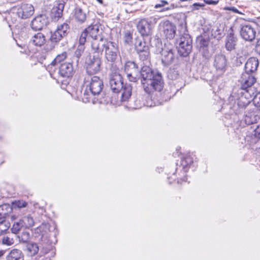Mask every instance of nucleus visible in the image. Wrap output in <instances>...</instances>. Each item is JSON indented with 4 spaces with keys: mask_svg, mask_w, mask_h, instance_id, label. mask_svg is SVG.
Returning <instances> with one entry per match:
<instances>
[{
    "mask_svg": "<svg viewBox=\"0 0 260 260\" xmlns=\"http://www.w3.org/2000/svg\"><path fill=\"white\" fill-rule=\"evenodd\" d=\"M27 206V203L23 200H16L12 202V206L14 208H22Z\"/></svg>",
    "mask_w": 260,
    "mask_h": 260,
    "instance_id": "obj_35",
    "label": "nucleus"
},
{
    "mask_svg": "<svg viewBox=\"0 0 260 260\" xmlns=\"http://www.w3.org/2000/svg\"><path fill=\"white\" fill-rule=\"evenodd\" d=\"M180 1L182 2H185V1H186L187 0H180Z\"/></svg>",
    "mask_w": 260,
    "mask_h": 260,
    "instance_id": "obj_56",
    "label": "nucleus"
},
{
    "mask_svg": "<svg viewBox=\"0 0 260 260\" xmlns=\"http://www.w3.org/2000/svg\"><path fill=\"white\" fill-rule=\"evenodd\" d=\"M146 21H147L149 26L152 29V28L154 26L155 24L157 23L158 18L156 16H151L148 19H146Z\"/></svg>",
    "mask_w": 260,
    "mask_h": 260,
    "instance_id": "obj_39",
    "label": "nucleus"
},
{
    "mask_svg": "<svg viewBox=\"0 0 260 260\" xmlns=\"http://www.w3.org/2000/svg\"><path fill=\"white\" fill-rule=\"evenodd\" d=\"M168 2L165 0H161L160 1V3L157 4L155 5L154 8L155 9H158L162 7H164L165 5H168Z\"/></svg>",
    "mask_w": 260,
    "mask_h": 260,
    "instance_id": "obj_44",
    "label": "nucleus"
},
{
    "mask_svg": "<svg viewBox=\"0 0 260 260\" xmlns=\"http://www.w3.org/2000/svg\"><path fill=\"white\" fill-rule=\"evenodd\" d=\"M194 6H199V7H202L204 6V5H201L199 3H195L193 4Z\"/></svg>",
    "mask_w": 260,
    "mask_h": 260,
    "instance_id": "obj_50",
    "label": "nucleus"
},
{
    "mask_svg": "<svg viewBox=\"0 0 260 260\" xmlns=\"http://www.w3.org/2000/svg\"><path fill=\"white\" fill-rule=\"evenodd\" d=\"M256 31L250 25H245L241 27L240 35L242 38L246 41H252L255 38Z\"/></svg>",
    "mask_w": 260,
    "mask_h": 260,
    "instance_id": "obj_12",
    "label": "nucleus"
},
{
    "mask_svg": "<svg viewBox=\"0 0 260 260\" xmlns=\"http://www.w3.org/2000/svg\"><path fill=\"white\" fill-rule=\"evenodd\" d=\"M169 77L170 78H171L172 79H174V78H173V77H171V75H169Z\"/></svg>",
    "mask_w": 260,
    "mask_h": 260,
    "instance_id": "obj_54",
    "label": "nucleus"
},
{
    "mask_svg": "<svg viewBox=\"0 0 260 260\" xmlns=\"http://www.w3.org/2000/svg\"><path fill=\"white\" fill-rule=\"evenodd\" d=\"M14 240L8 236L4 237L2 240V243L8 246L12 245L14 244Z\"/></svg>",
    "mask_w": 260,
    "mask_h": 260,
    "instance_id": "obj_40",
    "label": "nucleus"
},
{
    "mask_svg": "<svg viewBox=\"0 0 260 260\" xmlns=\"http://www.w3.org/2000/svg\"><path fill=\"white\" fill-rule=\"evenodd\" d=\"M69 26L67 23L58 25L56 30L51 34L50 40L52 42L57 43L67 36L69 32Z\"/></svg>",
    "mask_w": 260,
    "mask_h": 260,
    "instance_id": "obj_7",
    "label": "nucleus"
},
{
    "mask_svg": "<svg viewBox=\"0 0 260 260\" xmlns=\"http://www.w3.org/2000/svg\"><path fill=\"white\" fill-rule=\"evenodd\" d=\"M37 205H38V204H35V205H34V206H35V207H37Z\"/></svg>",
    "mask_w": 260,
    "mask_h": 260,
    "instance_id": "obj_55",
    "label": "nucleus"
},
{
    "mask_svg": "<svg viewBox=\"0 0 260 260\" xmlns=\"http://www.w3.org/2000/svg\"><path fill=\"white\" fill-rule=\"evenodd\" d=\"M91 94L92 95H99L102 91L103 88V81L97 76H93L91 78L90 81L88 85Z\"/></svg>",
    "mask_w": 260,
    "mask_h": 260,
    "instance_id": "obj_10",
    "label": "nucleus"
},
{
    "mask_svg": "<svg viewBox=\"0 0 260 260\" xmlns=\"http://www.w3.org/2000/svg\"><path fill=\"white\" fill-rule=\"evenodd\" d=\"M254 135L256 137L260 139V125L257 126L254 131Z\"/></svg>",
    "mask_w": 260,
    "mask_h": 260,
    "instance_id": "obj_46",
    "label": "nucleus"
},
{
    "mask_svg": "<svg viewBox=\"0 0 260 260\" xmlns=\"http://www.w3.org/2000/svg\"><path fill=\"white\" fill-rule=\"evenodd\" d=\"M12 208L9 204H3L0 206V219H5L11 211Z\"/></svg>",
    "mask_w": 260,
    "mask_h": 260,
    "instance_id": "obj_28",
    "label": "nucleus"
},
{
    "mask_svg": "<svg viewBox=\"0 0 260 260\" xmlns=\"http://www.w3.org/2000/svg\"><path fill=\"white\" fill-rule=\"evenodd\" d=\"M86 63V71L89 74H96L101 70V60L99 56H90Z\"/></svg>",
    "mask_w": 260,
    "mask_h": 260,
    "instance_id": "obj_8",
    "label": "nucleus"
},
{
    "mask_svg": "<svg viewBox=\"0 0 260 260\" xmlns=\"http://www.w3.org/2000/svg\"><path fill=\"white\" fill-rule=\"evenodd\" d=\"M161 54V61L165 66L171 64L174 59V54L172 49L165 47L160 51Z\"/></svg>",
    "mask_w": 260,
    "mask_h": 260,
    "instance_id": "obj_13",
    "label": "nucleus"
},
{
    "mask_svg": "<svg viewBox=\"0 0 260 260\" xmlns=\"http://www.w3.org/2000/svg\"><path fill=\"white\" fill-rule=\"evenodd\" d=\"M200 44L202 47L207 46L208 44V41L207 39L201 38L200 40Z\"/></svg>",
    "mask_w": 260,
    "mask_h": 260,
    "instance_id": "obj_45",
    "label": "nucleus"
},
{
    "mask_svg": "<svg viewBox=\"0 0 260 260\" xmlns=\"http://www.w3.org/2000/svg\"><path fill=\"white\" fill-rule=\"evenodd\" d=\"M237 39L232 33L228 35L225 40V48L229 51H231L235 48Z\"/></svg>",
    "mask_w": 260,
    "mask_h": 260,
    "instance_id": "obj_20",
    "label": "nucleus"
},
{
    "mask_svg": "<svg viewBox=\"0 0 260 260\" xmlns=\"http://www.w3.org/2000/svg\"><path fill=\"white\" fill-rule=\"evenodd\" d=\"M48 20L47 17L44 15H40L35 17L31 21V28L35 30H39L45 27Z\"/></svg>",
    "mask_w": 260,
    "mask_h": 260,
    "instance_id": "obj_14",
    "label": "nucleus"
},
{
    "mask_svg": "<svg viewBox=\"0 0 260 260\" xmlns=\"http://www.w3.org/2000/svg\"><path fill=\"white\" fill-rule=\"evenodd\" d=\"M255 81L256 79L251 73L245 72L242 73L239 79L241 88L236 92H233L229 98L230 104H234V110H236L237 108H245L250 103L252 95L250 92V89L248 88Z\"/></svg>",
    "mask_w": 260,
    "mask_h": 260,
    "instance_id": "obj_1",
    "label": "nucleus"
},
{
    "mask_svg": "<svg viewBox=\"0 0 260 260\" xmlns=\"http://www.w3.org/2000/svg\"><path fill=\"white\" fill-rule=\"evenodd\" d=\"M6 260H24V254L20 250L14 249L8 253Z\"/></svg>",
    "mask_w": 260,
    "mask_h": 260,
    "instance_id": "obj_21",
    "label": "nucleus"
},
{
    "mask_svg": "<svg viewBox=\"0 0 260 260\" xmlns=\"http://www.w3.org/2000/svg\"><path fill=\"white\" fill-rule=\"evenodd\" d=\"M73 73V67L72 64L70 62H63L61 63L59 73L63 77H69Z\"/></svg>",
    "mask_w": 260,
    "mask_h": 260,
    "instance_id": "obj_15",
    "label": "nucleus"
},
{
    "mask_svg": "<svg viewBox=\"0 0 260 260\" xmlns=\"http://www.w3.org/2000/svg\"><path fill=\"white\" fill-rule=\"evenodd\" d=\"M124 70L127 79L131 82H135L139 78V72L137 64L133 61H127L124 65Z\"/></svg>",
    "mask_w": 260,
    "mask_h": 260,
    "instance_id": "obj_6",
    "label": "nucleus"
},
{
    "mask_svg": "<svg viewBox=\"0 0 260 260\" xmlns=\"http://www.w3.org/2000/svg\"><path fill=\"white\" fill-rule=\"evenodd\" d=\"M79 42V45L78 46L75 52L74 55L73 56V61H75V63L76 65L77 66L79 62V59L81 56L82 55V53H83L84 51V44L81 43L80 40Z\"/></svg>",
    "mask_w": 260,
    "mask_h": 260,
    "instance_id": "obj_23",
    "label": "nucleus"
},
{
    "mask_svg": "<svg viewBox=\"0 0 260 260\" xmlns=\"http://www.w3.org/2000/svg\"><path fill=\"white\" fill-rule=\"evenodd\" d=\"M188 40L192 39H191L190 36L187 33L184 32L182 35H180V37L178 40H177V42L178 43V45H179V43H183V42L184 43L185 42H187Z\"/></svg>",
    "mask_w": 260,
    "mask_h": 260,
    "instance_id": "obj_38",
    "label": "nucleus"
},
{
    "mask_svg": "<svg viewBox=\"0 0 260 260\" xmlns=\"http://www.w3.org/2000/svg\"><path fill=\"white\" fill-rule=\"evenodd\" d=\"M259 119L258 115H245L243 120L246 124L249 125L256 123Z\"/></svg>",
    "mask_w": 260,
    "mask_h": 260,
    "instance_id": "obj_27",
    "label": "nucleus"
},
{
    "mask_svg": "<svg viewBox=\"0 0 260 260\" xmlns=\"http://www.w3.org/2000/svg\"><path fill=\"white\" fill-rule=\"evenodd\" d=\"M4 253L3 251H0V257L3 255Z\"/></svg>",
    "mask_w": 260,
    "mask_h": 260,
    "instance_id": "obj_53",
    "label": "nucleus"
},
{
    "mask_svg": "<svg viewBox=\"0 0 260 260\" xmlns=\"http://www.w3.org/2000/svg\"><path fill=\"white\" fill-rule=\"evenodd\" d=\"M27 249L32 255H35L38 253L39 247L37 243H31L27 244Z\"/></svg>",
    "mask_w": 260,
    "mask_h": 260,
    "instance_id": "obj_31",
    "label": "nucleus"
},
{
    "mask_svg": "<svg viewBox=\"0 0 260 260\" xmlns=\"http://www.w3.org/2000/svg\"><path fill=\"white\" fill-rule=\"evenodd\" d=\"M174 7V5H171L169 7H167V8H164L162 10H161V11L169 10H171L172 9H173Z\"/></svg>",
    "mask_w": 260,
    "mask_h": 260,
    "instance_id": "obj_48",
    "label": "nucleus"
},
{
    "mask_svg": "<svg viewBox=\"0 0 260 260\" xmlns=\"http://www.w3.org/2000/svg\"><path fill=\"white\" fill-rule=\"evenodd\" d=\"M193 162V159L190 156H185L182 160L181 162V166L183 169H185L188 166H189Z\"/></svg>",
    "mask_w": 260,
    "mask_h": 260,
    "instance_id": "obj_36",
    "label": "nucleus"
},
{
    "mask_svg": "<svg viewBox=\"0 0 260 260\" xmlns=\"http://www.w3.org/2000/svg\"><path fill=\"white\" fill-rule=\"evenodd\" d=\"M227 66V60L225 56L221 54H217L215 56L213 66L216 69L217 74L221 75L224 73Z\"/></svg>",
    "mask_w": 260,
    "mask_h": 260,
    "instance_id": "obj_9",
    "label": "nucleus"
},
{
    "mask_svg": "<svg viewBox=\"0 0 260 260\" xmlns=\"http://www.w3.org/2000/svg\"><path fill=\"white\" fill-rule=\"evenodd\" d=\"M137 29L142 36H148L151 34L152 30L146 19H141L139 21L137 24Z\"/></svg>",
    "mask_w": 260,
    "mask_h": 260,
    "instance_id": "obj_18",
    "label": "nucleus"
},
{
    "mask_svg": "<svg viewBox=\"0 0 260 260\" xmlns=\"http://www.w3.org/2000/svg\"><path fill=\"white\" fill-rule=\"evenodd\" d=\"M132 87L131 85H126L122 90L121 94L122 101L128 100L132 95Z\"/></svg>",
    "mask_w": 260,
    "mask_h": 260,
    "instance_id": "obj_26",
    "label": "nucleus"
},
{
    "mask_svg": "<svg viewBox=\"0 0 260 260\" xmlns=\"http://www.w3.org/2000/svg\"><path fill=\"white\" fill-rule=\"evenodd\" d=\"M29 236V234L27 232H23L22 234V238H24L25 240L28 239Z\"/></svg>",
    "mask_w": 260,
    "mask_h": 260,
    "instance_id": "obj_47",
    "label": "nucleus"
},
{
    "mask_svg": "<svg viewBox=\"0 0 260 260\" xmlns=\"http://www.w3.org/2000/svg\"><path fill=\"white\" fill-rule=\"evenodd\" d=\"M124 41L126 44H130L132 42V36L130 32H126L124 36Z\"/></svg>",
    "mask_w": 260,
    "mask_h": 260,
    "instance_id": "obj_41",
    "label": "nucleus"
},
{
    "mask_svg": "<svg viewBox=\"0 0 260 260\" xmlns=\"http://www.w3.org/2000/svg\"><path fill=\"white\" fill-rule=\"evenodd\" d=\"M99 3H100L101 4H103V0H96Z\"/></svg>",
    "mask_w": 260,
    "mask_h": 260,
    "instance_id": "obj_52",
    "label": "nucleus"
},
{
    "mask_svg": "<svg viewBox=\"0 0 260 260\" xmlns=\"http://www.w3.org/2000/svg\"><path fill=\"white\" fill-rule=\"evenodd\" d=\"M253 102L255 106L260 107V92L254 96Z\"/></svg>",
    "mask_w": 260,
    "mask_h": 260,
    "instance_id": "obj_43",
    "label": "nucleus"
},
{
    "mask_svg": "<svg viewBox=\"0 0 260 260\" xmlns=\"http://www.w3.org/2000/svg\"><path fill=\"white\" fill-rule=\"evenodd\" d=\"M22 228H23V226L22 224L21 221L20 219L19 221L16 222L13 224V227L12 228V231L13 233L16 234Z\"/></svg>",
    "mask_w": 260,
    "mask_h": 260,
    "instance_id": "obj_37",
    "label": "nucleus"
},
{
    "mask_svg": "<svg viewBox=\"0 0 260 260\" xmlns=\"http://www.w3.org/2000/svg\"><path fill=\"white\" fill-rule=\"evenodd\" d=\"M48 252V251L44 250L43 249L41 250L40 253L42 255L45 254Z\"/></svg>",
    "mask_w": 260,
    "mask_h": 260,
    "instance_id": "obj_49",
    "label": "nucleus"
},
{
    "mask_svg": "<svg viewBox=\"0 0 260 260\" xmlns=\"http://www.w3.org/2000/svg\"><path fill=\"white\" fill-rule=\"evenodd\" d=\"M10 225V223L5 219L0 220V235L4 234L9 229Z\"/></svg>",
    "mask_w": 260,
    "mask_h": 260,
    "instance_id": "obj_32",
    "label": "nucleus"
},
{
    "mask_svg": "<svg viewBox=\"0 0 260 260\" xmlns=\"http://www.w3.org/2000/svg\"><path fill=\"white\" fill-rule=\"evenodd\" d=\"M183 29H184V31H185L186 30V28L184 27Z\"/></svg>",
    "mask_w": 260,
    "mask_h": 260,
    "instance_id": "obj_57",
    "label": "nucleus"
},
{
    "mask_svg": "<svg viewBox=\"0 0 260 260\" xmlns=\"http://www.w3.org/2000/svg\"><path fill=\"white\" fill-rule=\"evenodd\" d=\"M74 17L77 21L83 23L86 19V13L81 8H76L75 9Z\"/></svg>",
    "mask_w": 260,
    "mask_h": 260,
    "instance_id": "obj_24",
    "label": "nucleus"
},
{
    "mask_svg": "<svg viewBox=\"0 0 260 260\" xmlns=\"http://www.w3.org/2000/svg\"><path fill=\"white\" fill-rule=\"evenodd\" d=\"M20 220L23 228L26 229H28L33 226L35 223L33 218L30 215L25 216Z\"/></svg>",
    "mask_w": 260,
    "mask_h": 260,
    "instance_id": "obj_25",
    "label": "nucleus"
},
{
    "mask_svg": "<svg viewBox=\"0 0 260 260\" xmlns=\"http://www.w3.org/2000/svg\"><path fill=\"white\" fill-rule=\"evenodd\" d=\"M259 63L255 57H250L246 61L245 65V72L252 73L257 70Z\"/></svg>",
    "mask_w": 260,
    "mask_h": 260,
    "instance_id": "obj_19",
    "label": "nucleus"
},
{
    "mask_svg": "<svg viewBox=\"0 0 260 260\" xmlns=\"http://www.w3.org/2000/svg\"><path fill=\"white\" fill-rule=\"evenodd\" d=\"M140 77L142 78L141 82L145 91L149 94L162 90L164 83L160 74L154 73L148 66L142 67Z\"/></svg>",
    "mask_w": 260,
    "mask_h": 260,
    "instance_id": "obj_2",
    "label": "nucleus"
},
{
    "mask_svg": "<svg viewBox=\"0 0 260 260\" xmlns=\"http://www.w3.org/2000/svg\"><path fill=\"white\" fill-rule=\"evenodd\" d=\"M92 50L98 53H102L105 51V55L108 62H114L117 59L119 50L116 43L108 41L104 38L95 40L91 43Z\"/></svg>",
    "mask_w": 260,
    "mask_h": 260,
    "instance_id": "obj_3",
    "label": "nucleus"
},
{
    "mask_svg": "<svg viewBox=\"0 0 260 260\" xmlns=\"http://www.w3.org/2000/svg\"><path fill=\"white\" fill-rule=\"evenodd\" d=\"M67 58V53L63 52L60 54H58L56 58L52 61L51 63L48 66V69L49 70L52 67L56 66L58 63H60L61 61H63Z\"/></svg>",
    "mask_w": 260,
    "mask_h": 260,
    "instance_id": "obj_29",
    "label": "nucleus"
},
{
    "mask_svg": "<svg viewBox=\"0 0 260 260\" xmlns=\"http://www.w3.org/2000/svg\"><path fill=\"white\" fill-rule=\"evenodd\" d=\"M192 49V40H188V42L185 43H179L178 46V52L180 55L183 56H187Z\"/></svg>",
    "mask_w": 260,
    "mask_h": 260,
    "instance_id": "obj_17",
    "label": "nucleus"
},
{
    "mask_svg": "<svg viewBox=\"0 0 260 260\" xmlns=\"http://www.w3.org/2000/svg\"><path fill=\"white\" fill-rule=\"evenodd\" d=\"M48 227V224H43L42 225V226H40V229H42V228H47Z\"/></svg>",
    "mask_w": 260,
    "mask_h": 260,
    "instance_id": "obj_51",
    "label": "nucleus"
},
{
    "mask_svg": "<svg viewBox=\"0 0 260 260\" xmlns=\"http://www.w3.org/2000/svg\"><path fill=\"white\" fill-rule=\"evenodd\" d=\"M163 31L167 38L173 39L175 34V26L169 21L163 23Z\"/></svg>",
    "mask_w": 260,
    "mask_h": 260,
    "instance_id": "obj_16",
    "label": "nucleus"
},
{
    "mask_svg": "<svg viewBox=\"0 0 260 260\" xmlns=\"http://www.w3.org/2000/svg\"><path fill=\"white\" fill-rule=\"evenodd\" d=\"M31 41L35 46H41L46 42L45 37L42 32H38L33 35Z\"/></svg>",
    "mask_w": 260,
    "mask_h": 260,
    "instance_id": "obj_22",
    "label": "nucleus"
},
{
    "mask_svg": "<svg viewBox=\"0 0 260 260\" xmlns=\"http://www.w3.org/2000/svg\"><path fill=\"white\" fill-rule=\"evenodd\" d=\"M99 25L98 24L91 25L86 28L81 34L80 41L82 44H85L87 38L91 37L93 39L91 43L95 40H100L103 38L100 35Z\"/></svg>",
    "mask_w": 260,
    "mask_h": 260,
    "instance_id": "obj_5",
    "label": "nucleus"
},
{
    "mask_svg": "<svg viewBox=\"0 0 260 260\" xmlns=\"http://www.w3.org/2000/svg\"><path fill=\"white\" fill-rule=\"evenodd\" d=\"M64 5L63 3L57 4L52 9V13L55 17L60 18L62 14Z\"/></svg>",
    "mask_w": 260,
    "mask_h": 260,
    "instance_id": "obj_30",
    "label": "nucleus"
},
{
    "mask_svg": "<svg viewBox=\"0 0 260 260\" xmlns=\"http://www.w3.org/2000/svg\"><path fill=\"white\" fill-rule=\"evenodd\" d=\"M82 101L85 103H88L91 100V96L90 94H88V93H86V91L84 92L83 94L82 95Z\"/></svg>",
    "mask_w": 260,
    "mask_h": 260,
    "instance_id": "obj_42",
    "label": "nucleus"
},
{
    "mask_svg": "<svg viewBox=\"0 0 260 260\" xmlns=\"http://www.w3.org/2000/svg\"><path fill=\"white\" fill-rule=\"evenodd\" d=\"M122 78L117 73L111 74L109 84L112 90L114 92H119L123 88Z\"/></svg>",
    "mask_w": 260,
    "mask_h": 260,
    "instance_id": "obj_11",
    "label": "nucleus"
},
{
    "mask_svg": "<svg viewBox=\"0 0 260 260\" xmlns=\"http://www.w3.org/2000/svg\"><path fill=\"white\" fill-rule=\"evenodd\" d=\"M136 49L138 52L143 51V50H149V47L146 45L145 42L143 41H139L136 44Z\"/></svg>",
    "mask_w": 260,
    "mask_h": 260,
    "instance_id": "obj_33",
    "label": "nucleus"
},
{
    "mask_svg": "<svg viewBox=\"0 0 260 260\" xmlns=\"http://www.w3.org/2000/svg\"><path fill=\"white\" fill-rule=\"evenodd\" d=\"M12 13L16 14L19 18L25 19L31 17L34 13V6L30 4H21L11 10Z\"/></svg>",
    "mask_w": 260,
    "mask_h": 260,
    "instance_id": "obj_4",
    "label": "nucleus"
},
{
    "mask_svg": "<svg viewBox=\"0 0 260 260\" xmlns=\"http://www.w3.org/2000/svg\"><path fill=\"white\" fill-rule=\"evenodd\" d=\"M139 54V57L141 60L145 61L146 63H149V50H145L143 51L138 52Z\"/></svg>",
    "mask_w": 260,
    "mask_h": 260,
    "instance_id": "obj_34",
    "label": "nucleus"
}]
</instances>
